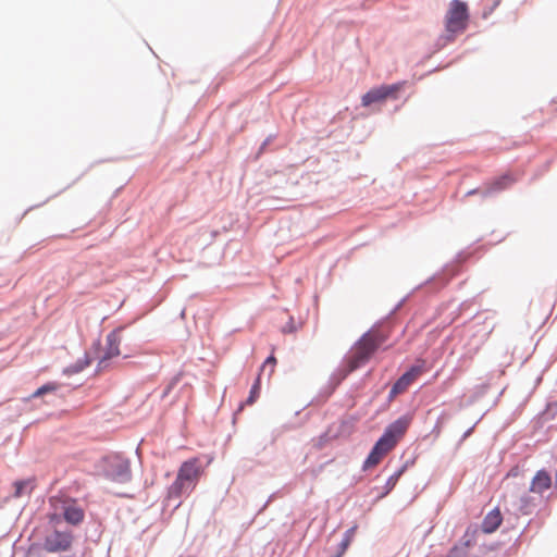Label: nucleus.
Returning <instances> with one entry per match:
<instances>
[{
    "label": "nucleus",
    "mask_w": 557,
    "mask_h": 557,
    "mask_svg": "<svg viewBox=\"0 0 557 557\" xmlns=\"http://www.w3.org/2000/svg\"><path fill=\"white\" fill-rule=\"evenodd\" d=\"M388 334L380 329H371L351 347L341 370L343 377L366 364L377 348L385 343Z\"/></svg>",
    "instance_id": "obj_1"
},
{
    "label": "nucleus",
    "mask_w": 557,
    "mask_h": 557,
    "mask_svg": "<svg viewBox=\"0 0 557 557\" xmlns=\"http://www.w3.org/2000/svg\"><path fill=\"white\" fill-rule=\"evenodd\" d=\"M409 424L410 420L406 417H400L391 423L374 444L369 456L363 462L362 469L366 471L376 467L383 458L397 446L399 441L406 434Z\"/></svg>",
    "instance_id": "obj_2"
},
{
    "label": "nucleus",
    "mask_w": 557,
    "mask_h": 557,
    "mask_svg": "<svg viewBox=\"0 0 557 557\" xmlns=\"http://www.w3.org/2000/svg\"><path fill=\"white\" fill-rule=\"evenodd\" d=\"M205 473V467L198 457L184 461L176 473L174 482L168 488L169 499H180L183 495L191 493Z\"/></svg>",
    "instance_id": "obj_3"
},
{
    "label": "nucleus",
    "mask_w": 557,
    "mask_h": 557,
    "mask_svg": "<svg viewBox=\"0 0 557 557\" xmlns=\"http://www.w3.org/2000/svg\"><path fill=\"white\" fill-rule=\"evenodd\" d=\"M469 17L467 2L461 0L450 1L444 17L445 30L449 36L462 34L468 27Z\"/></svg>",
    "instance_id": "obj_4"
},
{
    "label": "nucleus",
    "mask_w": 557,
    "mask_h": 557,
    "mask_svg": "<svg viewBox=\"0 0 557 557\" xmlns=\"http://www.w3.org/2000/svg\"><path fill=\"white\" fill-rule=\"evenodd\" d=\"M104 475L115 482L125 483L131 480L129 461L120 454H110L102 459Z\"/></svg>",
    "instance_id": "obj_5"
},
{
    "label": "nucleus",
    "mask_w": 557,
    "mask_h": 557,
    "mask_svg": "<svg viewBox=\"0 0 557 557\" xmlns=\"http://www.w3.org/2000/svg\"><path fill=\"white\" fill-rule=\"evenodd\" d=\"M73 540L72 532L53 530L46 535L42 547L50 554L65 553L72 548Z\"/></svg>",
    "instance_id": "obj_6"
},
{
    "label": "nucleus",
    "mask_w": 557,
    "mask_h": 557,
    "mask_svg": "<svg viewBox=\"0 0 557 557\" xmlns=\"http://www.w3.org/2000/svg\"><path fill=\"white\" fill-rule=\"evenodd\" d=\"M403 83H397L373 88L362 96L361 103L363 107H369L372 103L382 102L388 97L396 98V94L403 88Z\"/></svg>",
    "instance_id": "obj_7"
},
{
    "label": "nucleus",
    "mask_w": 557,
    "mask_h": 557,
    "mask_svg": "<svg viewBox=\"0 0 557 557\" xmlns=\"http://www.w3.org/2000/svg\"><path fill=\"white\" fill-rule=\"evenodd\" d=\"M424 361H419L418 364L412 366L407 372H405L392 386L389 392V398L404 393L407 388L422 374L424 373Z\"/></svg>",
    "instance_id": "obj_8"
},
{
    "label": "nucleus",
    "mask_w": 557,
    "mask_h": 557,
    "mask_svg": "<svg viewBox=\"0 0 557 557\" xmlns=\"http://www.w3.org/2000/svg\"><path fill=\"white\" fill-rule=\"evenodd\" d=\"M120 344H121V331L114 330L107 336V349L104 351V355L99 360L98 367L100 370L106 369L109 366V360L111 358L117 357L120 351Z\"/></svg>",
    "instance_id": "obj_9"
},
{
    "label": "nucleus",
    "mask_w": 557,
    "mask_h": 557,
    "mask_svg": "<svg viewBox=\"0 0 557 557\" xmlns=\"http://www.w3.org/2000/svg\"><path fill=\"white\" fill-rule=\"evenodd\" d=\"M552 486V478L549 473L545 470H540L536 472L534 478L532 479L530 491L532 493L542 494L544 491L548 490Z\"/></svg>",
    "instance_id": "obj_10"
},
{
    "label": "nucleus",
    "mask_w": 557,
    "mask_h": 557,
    "mask_svg": "<svg viewBox=\"0 0 557 557\" xmlns=\"http://www.w3.org/2000/svg\"><path fill=\"white\" fill-rule=\"evenodd\" d=\"M503 516L498 508L491 510L483 519L482 531L484 533H493L502 524Z\"/></svg>",
    "instance_id": "obj_11"
},
{
    "label": "nucleus",
    "mask_w": 557,
    "mask_h": 557,
    "mask_svg": "<svg viewBox=\"0 0 557 557\" xmlns=\"http://www.w3.org/2000/svg\"><path fill=\"white\" fill-rule=\"evenodd\" d=\"M64 519L71 524H78L84 519V510L75 505L66 506L63 512Z\"/></svg>",
    "instance_id": "obj_12"
},
{
    "label": "nucleus",
    "mask_w": 557,
    "mask_h": 557,
    "mask_svg": "<svg viewBox=\"0 0 557 557\" xmlns=\"http://www.w3.org/2000/svg\"><path fill=\"white\" fill-rule=\"evenodd\" d=\"M59 388V384L55 383V382H49L42 386H40L39 388H37L32 395L29 398H38V397H41L48 393H53L55 391H58Z\"/></svg>",
    "instance_id": "obj_13"
},
{
    "label": "nucleus",
    "mask_w": 557,
    "mask_h": 557,
    "mask_svg": "<svg viewBox=\"0 0 557 557\" xmlns=\"http://www.w3.org/2000/svg\"><path fill=\"white\" fill-rule=\"evenodd\" d=\"M356 529H357V527H352L346 531L345 536L341 543V552H339L338 556H336V557H341L345 553L347 547L350 545L352 537L355 535Z\"/></svg>",
    "instance_id": "obj_14"
},
{
    "label": "nucleus",
    "mask_w": 557,
    "mask_h": 557,
    "mask_svg": "<svg viewBox=\"0 0 557 557\" xmlns=\"http://www.w3.org/2000/svg\"><path fill=\"white\" fill-rule=\"evenodd\" d=\"M260 395V374L258 375L255 384L252 385L251 389H250V393H249V397L247 398L245 405H252L255 404V401L258 399Z\"/></svg>",
    "instance_id": "obj_15"
},
{
    "label": "nucleus",
    "mask_w": 557,
    "mask_h": 557,
    "mask_svg": "<svg viewBox=\"0 0 557 557\" xmlns=\"http://www.w3.org/2000/svg\"><path fill=\"white\" fill-rule=\"evenodd\" d=\"M513 182H515V180L510 175H504V176L497 178L493 183L492 189L493 190H502V189L508 187L509 185H511Z\"/></svg>",
    "instance_id": "obj_16"
},
{
    "label": "nucleus",
    "mask_w": 557,
    "mask_h": 557,
    "mask_svg": "<svg viewBox=\"0 0 557 557\" xmlns=\"http://www.w3.org/2000/svg\"><path fill=\"white\" fill-rule=\"evenodd\" d=\"M466 556H467V545H455L443 557H466Z\"/></svg>",
    "instance_id": "obj_17"
},
{
    "label": "nucleus",
    "mask_w": 557,
    "mask_h": 557,
    "mask_svg": "<svg viewBox=\"0 0 557 557\" xmlns=\"http://www.w3.org/2000/svg\"><path fill=\"white\" fill-rule=\"evenodd\" d=\"M14 496L21 497L27 488H30V483L28 481H17L14 483Z\"/></svg>",
    "instance_id": "obj_18"
},
{
    "label": "nucleus",
    "mask_w": 557,
    "mask_h": 557,
    "mask_svg": "<svg viewBox=\"0 0 557 557\" xmlns=\"http://www.w3.org/2000/svg\"><path fill=\"white\" fill-rule=\"evenodd\" d=\"M268 366H271V370L269 371V377L272 376V374L274 373V369H275V366H276V359L273 355H271L270 357L267 358V360L263 362L261 369H260V374L263 373Z\"/></svg>",
    "instance_id": "obj_19"
},
{
    "label": "nucleus",
    "mask_w": 557,
    "mask_h": 557,
    "mask_svg": "<svg viewBox=\"0 0 557 557\" xmlns=\"http://www.w3.org/2000/svg\"><path fill=\"white\" fill-rule=\"evenodd\" d=\"M404 472V469H400L399 471H397L396 473H394L393 475H391L386 482V485L389 487V488H393L397 481L399 480L400 475L403 474Z\"/></svg>",
    "instance_id": "obj_20"
},
{
    "label": "nucleus",
    "mask_w": 557,
    "mask_h": 557,
    "mask_svg": "<svg viewBox=\"0 0 557 557\" xmlns=\"http://www.w3.org/2000/svg\"><path fill=\"white\" fill-rule=\"evenodd\" d=\"M521 502H522L521 508L524 509V513H529L530 508H533L534 504H532L528 498H522Z\"/></svg>",
    "instance_id": "obj_21"
},
{
    "label": "nucleus",
    "mask_w": 557,
    "mask_h": 557,
    "mask_svg": "<svg viewBox=\"0 0 557 557\" xmlns=\"http://www.w3.org/2000/svg\"><path fill=\"white\" fill-rule=\"evenodd\" d=\"M519 474H520V469L518 466H516L512 469H510L507 476H518Z\"/></svg>",
    "instance_id": "obj_22"
},
{
    "label": "nucleus",
    "mask_w": 557,
    "mask_h": 557,
    "mask_svg": "<svg viewBox=\"0 0 557 557\" xmlns=\"http://www.w3.org/2000/svg\"><path fill=\"white\" fill-rule=\"evenodd\" d=\"M89 363H90V361H89L87 358H85L84 363H83V364H81V366L77 368V371H81V370H83L85 367H88V366H89Z\"/></svg>",
    "instance_id": "obj_23"
},
{
    "label": "nucleus",
    "mask_w": 557,
    "mask_h": 557,
    "mask_svg": "<svg viewBox=\"0 0 557 557\" xmlns=\"http://www.w3.org/2000/svg\"><path fill=\"white\" fill-rule=\"evenodd\" d=\"M474 193H475V190H470V191L468 193V195H472V194H474Z\"/></svg>",
    "instance_id": "obj_24"
}]
</instances>
